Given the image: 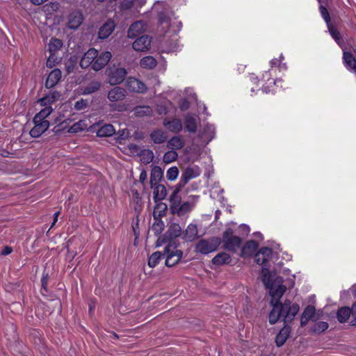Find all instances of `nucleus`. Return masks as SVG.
<instances>
[{"mask_svg":"<svg viewBox=\"0 0 356 356\" xmlns=\"http://www.w3.org/2000/svg\"><path fill=\"white\" fill-rule=\"evenodd\" d=\"M272 256V249L264 247L256 254L255 261L258 264L263 266L262 281L266 287L269 289L270 295L272 297L270 304L273 309L269 314V323L273 325L280 318H282L285 323L291 322L298 313L300 307L298 304L291 303L289 300H286L283 304L279 302V300L286 291V287L282 284V277H277L273 280L274 276L270 274L268 268L266 267V263L271 259Z\"/></svg>","mask_w":356,"mask_h":356,"instance_id":"f257e3e1","label":"nucleus"},{"mask_svg":"<svg viewBox=\"0 0 356 356\" xmlns=\"http://www.w3.org/2000/svg\"><path fill=\"white\" fill-rule=\"evenodd\" d=\"M111 57V53L109 51H103L99 54L97 49L91 48L81 58L80 66L83 69L91 67L93 70L99 71L108 63Z\"/></svg>","mask_w":356,"mask_h":356,"instance_id":"f03ea898","label":"nucleus"},{"mask_svg":"<svg viewBox=\"0 0 356 356\" xmlns=\"http://www.w3.org/2000/svg\"><path fill=\"white\" fill-rule=\"evenodd\" d=\"M220 243L221 239L218 237L202 239L195 245V251L202 254H207L216 251Z\"/></svg>","mask_w":356,"mask_h":356,"instance_id":"7ed1b4c3","label":"nucleus"},{"mask_svg":"<svg viewBox=\"0 0 356 356\" xmlns=\"http://www.w3.org/2000/svg\"><path fill=\"white\" fill-rule=\"evenodd\" d=\"M163 254L166 257L165 265L172 267L178 264L183 256V252L177 248L175 243H170L165 246Z\"/></svg>","mask_w":356,"mask_h":356,"instance_id":"20e7f679","label":"nucleus"},{"mask_svg":"<svg viewBox=\"0 0 356 356\" xmlns=\"http://www.w3.org/2000/svg\"><path fill=\"white\" fill-rule=\"evenodd\" d=\"M108 83L111 85H118L122 83L127 74L125 68L119 65H113L106 70Z\"/></svg>","mask_w":356,"mask_h":356,"instance_id":"39448f33","label":"nucleus"},{"mask_svg":"<svg viewBox=\"0 0 356 356\" xmlns=\"http://www.w3.org/2000/svg\"><path fill=\"white\" fill-rule=\"evenodd\" d=\"M232 234L233 231L232 229H226L223 233L222 241L225 249L236 252L241 244V239L238 236H233Z\"/></svg>","mask_w":356,"mask_h":356,"instance_id":"423d86ee","label":"nucleus"},{"mask_svg":"<svg viewBox=\"0 0 356 356\" xmlns=\"http://www.w3.org/2000/svg\"><path fill=\"white\" fill-rule=\"evenodd\" d=\"M201 170L197 165L187 167L181 174L179 180V186L186 185L191 179L200 176Z\"/></svg>","mask_w":356,"mask_h":356,"instance_id":"0eeeda50","label":"nucleus"},{"mask_svg":"<svg viewBox=\"0 0 356 356\" xmlns=\"http://www.w3.org/2000/svg\"><path fill=\"white\" fill-rule=\"evenodd\" d=\"M166 208H167V207L165 204L159 203L156 204V206L154 209V215L155 222L152 225V229L154 232L155 234H160L162 232V231L164 229V227H165L164 222L162 220L156 218L155 217V216L159 210H160L159 216H161V211L164 212L165 211Z\"/></svg>","mask_w":356,"mask_h":356,"instance_id":"6e6552de","label":"nucleus"},{"mask_svg":"<svg viewBox=\"0 0 356 356\" xmlns=\"http://www.w3.org/2000/svg\"><path fill=\"white\" fill-rule=\"evenodd\" d=\"M34 127L31 129L29 134L32 138H38L44 133L49 127V121L38 122L33 119Z\"/></svg>","mask_w":356,"mask_h":356,"instance_id":"1a4fd4ad","label":"nucleus"},{"mask_svg":"<svg viewBox=\"0 0 356 356\" xmlns=\"http://www.w3.org/2000/svg\"><path fill=\"white\" fill-rule=\"evenodd\" d=\"M126 86L129 90L134 92L143 93L147 90L145 84L134 77H129L127 80Z\"/></svg>","mask_w":356,"mask_h":356,"instance_id":"9d476101","label":"nucleus"},{"mask_svg":"<svg viewBox=\"0 0 356 356\" xmlns=\"http://www.w3.org/2000/svg\"><path fill=\"white\" fill-rule=\"evenodd\" d=\"M196 202L197 199L195 197H191L190 200L183 203L180 202L172 212L178 216H183L193 209Z\"/></svg>","mask_w":356,"mask_h":356,"instance_id":"9b49d317","label":"nucleus"},{"mask_svg":"<svg viewBox=\"0 0 356 356\" xmlns=\"http://www.w3.org/2000/svg\"><path fill=\"white\" fill-rule=\"evenodd\" d=\"M151 38L143 35L137 38L132 44L133 49L137 51H147L149 49Z\"/></svg>","mask_w":356,"mask_h":356,"instance_id":"f8f14e48","label":"nucleus"},{"mask_svg":"<svg viewBox=\"0 0 356 356\" xmlns=\"http://www.w3.org/2000/svg\"><path fill=\"white\" fill-rule=\"evenodd\" d=\"M83 19L80 11H73L67 17V26L70 29H76L81 24Z\"/></svg>","mask_w":356,"mask_h":356,"instance_id":"ddd939ff","label":"nucleus"},{"mask_svg":"<svg viewBox=\"0 0 356 356\" xmlns=\"http://www.w3.org/2000/svg\"><path fill=\"white\" fill-rule=\"evenodd\" d=\"M163 125L170 132L178 134L181 131L183 125L181 120L173 118L168 120L165 118L163 121Z\"/></svg>","mask_w":356,"mask_h":356,"instance_id":"4468645a","label":"nucleus"},{"mask_svg":"<svg viewBox=\"0 0 356 356\" xmlns=\"http://www.w3.org/2000/svg\"><path fill=\"white\" fill-rule=\"evenodd\" d=\"M168 134L161 129H154L149 134V138L154 144H163L168 140Z\"/></svg>","mask_w":356,"mask_h":356,"instance_id":"2eb2a0df","label":"nucleus"},{"mask_svg":"<svg viewBox=\"0 0 356 356\" xmlns=\"http://www.w3.org/2000/svg\"><path fill=\"white\" fill-rule=\"evenodd\" d=\"M199 122V118L191 113H188L184 116L185 129L190 133H195L197 131Z\"/></svg>","mask_w":356,"mask_h":356,"instance_id":"dca6fc26","label":"nucleus"},{"mask_svg":"<svg viewBox=\"0 0 356 356\" xmlns=\"http://www.w3.org/2000/svg\"><path fill=\"white\" fill-rule=\"evenodd\" d=\"M145 31V24L142 21H137L129 27L127 36L129 38H134Z\"/></svg>","mask_w":356,"mask_h":356,"instance_id":"f3484780","label":"nucleus"},{"mask_svg":"<svg viewBox=\"0 0 356 356\" xmlns=\"http://www.w3.org/2000/svg\"><path fill=\"white\" fill-rule=\"evenodd\" d=\"M115 27L114 21L109 19L105 22L99 29V38L101 39L107 38L113 31Z\"/></svg>","mask_w":356,"mask_h":356,"instance_id":"a211bd4d","label":"nucleus"},{"mask_svg":"<svg viewBox=\"0 0 356 356\" xmlns=\"http://www.w3.org/2000/svg\"><path fill=\"white\" fill-rule=\"evenodd\" d=\"M126 96V90L121 87L117 86L112 88L108 93V99L111 102H118L123 99Z\"/></svg>","mask_w":356,"mask_h":356,"instance_id":"6ab92c4d","label":"nucleus"},{"mask_svg":"<svg viewBox=\"0 0 356 356\" xmlns=\"http://www.w3.org/2000/svg\"><path fill=\"white\" fill-rule=\"evenodd\" d=\"M61 78V71L59 69L53 70L46 80V87L51 88L55 86Z\"/></svg>","mask_w":356,"mask_h":356,"instance_id":"aec40b11","label":"nucleus"},{"mask_svg":"<svg viewBox=\"0 0 356 356\" xmlns=\"http://www.w3.org/2000/svg\"><path fill=\"white\" fill-rule=\"evenodd\" d=\"M258 244L254 241H248L242 248L241 256L242 257H250L256 252Z\"/></svg>","mask_w":356,"mask_h":356,"instance_id":"412c9836","label":"nucleus"},{"mask_svg":"<svg viewBox=\"0 0 356 356\" xmlns=\"http://www.w3.org/2000/svg\"><path fill=\"white\" fill-rule=\"evenodd\" d=\"M197 227L196 225L191 223L184 232L183 239L186 241H193L197 237Z\"/></svg>","mask_w":356,"mask_h":356,"instance_id":"4be33fe9","label":"nucleus"},{"mask_svg":"<svg viewBox=\"0 0 356 356\" xmlns=\"http://www.w3.org/2000/svg\"><path fill=\"white\" fill-rule=\"evenodd\" d=\"M163 175V172L161 167L154 165L152 168L150 175V185L153 188L155 184H159Z\"/></svg>","mask_w":356,"mask_h":356,"instance_id":"5701e85b","label":"nucleus"},{"mask_svg":"<svg viewBox=\"0 0 356 356\" xmlns=\"http://www.w3.org/2000/svg\"><path fill=\"white\" fill-rule=\"evenodd\" d=\"M166 142L167 147L174 151L181 149L184 145V141L181 136H173L170 140H167Z\"/></svg>","mask_w":356,"mask_h":356,"instance_id":"b1692460","label":"nucleus"},{"mask_svg":"<svg viewBox=\"0 0 356 356\" xmlns=\"http://www.w3.org/2000/svg\"><path fill=\"white\" fill-rule=\"evenodd\" d=\"M315 312H316L315 307L312 305H309L305 309V310L303 311V312L301 315V318H300L301 326H302V327L305 326V325H307V323H308V321L310 319H312V318L314 316Z\"/></svg>","mask_w":356,"mask_h":356,"instance_id":"393cba45","label":"nucleus"},{"mask_svg":"<svg viewBox=\"0 0 356 356\" xmlns=\"http://www.w3.org/2000/svg\"><path fill=\"white\" fill-rule=\"evenodd\" d=\"M95 131L97 136L99 137H108L114 134L115 130L112 124H106L102 125L99 129H95Z\"/></svg>","mask_w":356,"mask_h":356,"instance_id":"a878e982","label":"nucleus"},{"mask_svg":"<svg viewBox=\"0 0 356 356\" xmlns=\"http://www.w3.org/2000/svg\"><path fill=\"white\" fill-rule=\"evenodd\" d=\"M60 95L58 92H50L45 97L39 99L41 106H51V104L60 97Z\"/></svg>","mask_w":356,"mask_h":356,"instance_id":"bb28decb","label":"nucleus"},{"mask_svg":"<svg viewBox=\"0 0 356 356\" xmlns=\"http://www.w3.org/2000/svg\"><path fill=\"white\" fill-rule=\"evenodd\" d=\"M290 330L289 327L284 326L280 331L275 339V342L277 346H282L285 343L289 336Z\"/></svg>","mask_w":356,"mask_h":356,"instance_id":"cd10ccee","label":"nucleus"},{"mask_svg":"<svg viewBox=\"0 0 356 356\" xmlns=\"http://www.w3.org/2000/svg\"><path fill=\"white\" fill-rule=\"evenodd\" d=\"M156 65V60L152 56H145L140 60V66L144 69L152 70L154 69Z\"/></svg>","mask_w":356,"mask_h":356,"instance_id":"c85d7f7f","label":"nucleus"},{"mask_svg":"<svg viewBox=\"0 0 356 356\" xmlns=\"http://www.w3.org/2000/svg\"><path fill=\"white\" fill-rule=\"evenodd\" d=\"M231 261V257L226 252H220L212 259V263L214 265L220 266L229 264Z\"/></svg>","mask_w":356,"mask_h":356,"instance_id":"c756f323","label":"nucleus"},{"mask_svg":"<svg viewBox=\"0 0 356 356\" xmlns=\"http://www.w3.org/2000/svg\"><path fill=\"white\" fill-rule=\"evenodd\" d=\"M152 188H154L153 194L155 201L162 200L165 197L167 191L163 185L157 184H155Z\"/></svg>","mask_w":356,"mask_h":356,"instance_id":"7c9ffc66","label":"nucleus"},{"mask_svg":"<svg viewBox=\"0 0 356 356\" xmlns=\"http://www.w3.org/2000/svg\"><path fill=\"white\" fill-rule=\"evenodd\" d=\"M44 108L40 110V111L37 113L35 117L34 120H35L38 122L40 121H47L46 118L52 113L53 109L51 106H43Z\"/></svg>","mask_w":356,"mask_h":356,"instance_id":"2f4dec72","label":"nucleus"},{"mask_svg":"<svg viewBox=\"0 0 356 356\" xmlns=\"http://www.w3.org/2000/svg\"><path fill=\"white\" fill-rule=\"evenodd\" d=\"M351 314L350 308L348 307H343L339 309L337 317L338 321L343 323L348 321Z\"/></svg>","mask_w":356,"mask_h":356,"instance_id":"473e14b6","label":"nucleus"},{"mask_svg":"<svg viewBox=\"0 0 356 356\" xmlns=\"http://www.w3.org/2000/svg\"><path fill=\"white\" fill-rule=\"evenodd\" d=\"M181 233V226L177 223H172L170 225L166 234L170 239H172L180 236Z\"/></svg>","mask_w":356,"mask_h":356,"instance_id":"72a5a7b5","label":"nucleus"},{"mask_svg":"<svg viewBox=\"0 0 356 356\" xmlns=\"http://www.w3.org/2000/svg\"><path fill=\"white\" fill-rule=\"evenodd\" d=\"M62 46L63 42L60 39L52 38L49 42L48 50L50 54H56Z\"/></svg>","mask_w":356,"mask_h":356,"instance_id":"f704fd0d","label":"nucleus"},{"mask_svg":"<svg viewBox=\"0 0 356 356\" xmlns=\"http://www.w3.org/2000/svg\"><path fill=\"white\" fill-rule=\"evenodd\" d=\"M179 188L175 189L170 197V207L172 211L181 202V197L179 195Z\"/></svg>","mask_w":356,"mask_h":356,"instance_id":"c9c22d12","label":"nucleus"},{"mask_svg":"<svg viewBox=\"0 0 356 356\" xmlns=\"http://www.w3.org/2000/svg\"><path fill=\"white\" fill-rule=\"evenodd\" d=\"M154 157V153L151 149H143L140 154V161L145 164L150 163Z\"/></svg>","mask_w":356,"mask_h":356,"instance_id":"e433bc0d","label":"nucleus"},{"mask_svg":"<svg viewBox=\"0 0 356 356\" xmlns=\"http://www.w3.org/2000/svg\"><path fill=\"white\" fill-rule=\"evenodd\" d=\"M87 129L88 124L86 120H79V122L74 123L72 126L70 127V128L69 129V132L76 133Z\"/></svg>","mask_w":356,"mask_h":356,"instance_id":"4c0bfd02","label":"nucleus"},{"mask_svg":"<svg viewBox=\"0 0 356 356\" xmlns=\"http://www.w3.org/2000/svg\"><path fill=\"white\" fill-rule=\"evenodd\" d=\"M178 158V154L176 151L170 149L166 152L163 156V161L165 163H170L175 161H176Z\"/></svg>","mask_w":356,"mask_h":356,"instance_id":"58836bf2","label":"nucleus"},{"mask_svg":"<svg viewBox=\"0 0 356 356\" xmlns=\"http://www.w3.org/2000/svg\"><path fill=\"white\" fill-rule=\"evenodd\" d=\"M162 257V254L161 252H154L148 259V266L150 268H154L161 261Z\"/></svg>","mask_w":356,"mask_h":356,"instance_id":"ea45409f","label":"nucleus"},{"mask_svg":"<svg viewBox=\"0 0 356 356\" xmlns=\"http://www.w3.org/2000/svg\"><path fill=\"white\" fill-rule=\"evenodd\" d=\"M100 83L99 81H92L91 82L87 87L83 89V94L88 95L91 94L97 90H98L100 88Z\"/></svg>","mask_w":356,"mask_h":356,"instance_id":"a19ab883","label":"nucleus"},{"mask_svg":"<svg viewBox=\"0 0 356 356\" xmlns=\"http://www.w3.org/2000/svg\"><path fill=\"white\" fill-rule=\"evenodd\" d=\"M152 113V108L147 106H138L135 108V114L137 116L150 115Z\"/></svg>","mask_w":356,"mask_h":356,"instance_id":"79ce46f5","label":"nucleus"},{"mask_svg":"<svg viewBox=\"0 0 356 356\" xmlns=\"http://www.w3.org/2000/svg\"><path fill=\"white\" fill-rule=\"evenodd\" d=\"M327 328H328V323L327 322L319 321V322L316 323L313 325L312 330L314 332L321 333V332H323L325 330H326Z\"/></svg>","mask_w":356,"mask_h":356,"instance_id":"37998d69","label":"nucleus"},{"mask_svg":"<svg viewBox=\"0 0 356 356\" xmlns=\"http://www.w3.org/2000/svg\"><path fill=\"white\" fill-rule=\"evenodd\" d=\"M179 175V170L176 166L170 168L166 172V177L170 181H175Z\"/></svg>","mask_w":356,"mask_h":356,"instance_id":"c03bdc74","label":"nucleus"},{"mask_svg":"<svg viewBox=\"0 0 356 356\" xmlns=\"http://www.w3.org/2000/svg\"><path fill=\"white\" fill-rule=\"evenodd\" d=\"M320 3V12L321 14L324 19V20L326 22L327 25L330 24V15L328 13V11L327 9L323 6L322 3L324 2L323 0H318Z\"/></svg>","mask_w":356,"mask_h":356,"instance_id":"a18cd8bd","label":"nucleus"},{"mask_svg":"<svg viewBox=\"0 0 356 356\" xmlns=\"http://www.w3.org/2000/svg\"><path fill=\"white\" fill-rule=\"evenodd\" d=\"M330 34L333 38V39L339 44L341 42V37L339 32L332 27L330 24L327 25Z\"/></svg>","mask_w":356,"mask_h":356,"instance_id":"49530a36","label":"nucleus"},{"mask_svg":"<svg viewBox=\"0 0 356 356\" xmlns=\"http://www.w3.org/2000/svg\"><path fill=\"white\" fill-rule=\"evenodd\" d=\"M172 103L170 101H165L163 104L157 106V111L160 115H166L168 112V106H171Z\"/></svg>","mask_w":356,"mask_h":356,"instance_id":"de8ad7c7","label":"nucleus"},{"mask_svg":"<svg viewBox=\"0 0 356 356\" xmlns=\"http://www.w3.org/2000/svg\"><path fill=\"white\" fill-rule=\"evenodd\" d=\"M271 73H270V71L268 70V71H266L263 75H262V81H270L269 82V84L271 85L272 83L275 86H277L280 82L282 81L281 79H277L275 81H273L272 80L271 81Z\"/></svg>","mask_w":356,"mask_h":356,"instance_id":"09e8293b","label":"nucleus"},{"mask_svg":"<svg viewBox=\"0 0 356 356\" xmlns=\"http://www.w3.org/2000/svg\"><path fill=\"white\" fill-rule=\"evenodd\" d=\"M60 61L59 58L56 56V54H50L47 60V67L49 68H52L56 65V63H58Z\"/></svg>","mask_w":356,"mask_h":356,"instance_id":"8fccbe9b","label":"nucleus"},{"mask_svg":"<svg viewBox=\"0 0 356 356\" xmlns=\"http://www.w3.org/2000/svg\"><path fill=\"white\" fill-rule=\"evenodd\" d=\"M284 59V56L282 54H281L280 56V60H277L276 58L275 59H273L270 60V65L271 67H273V66H275L277 65V67H279V69L280 70H284L286 69V64L285 63H283L282 64L281 63V60Z\"/></svg>","mask_w":356,"mask_h":356,"instance_id":"3c124183","label":"nucleus"},{"mask_svg":"<svg viewBox=\"0 0 356 356\" xmlns=\"http://www.w3.org/2000/svg\"><path fill=\"white\" fill-rule=\"evenodd\" d=\"M88 102L87 100L81 99L80 100H78L75 104L74 108L77 111H81L85 109L88 106Z\"/></svg>","mask_w":356,"mask_h":356,"instance_id":"603ef678","label":"nucleus"},{"mask_svg":"<svg viewBox=\"0 0 356 356\" xmlns=\"http://www.w3.org/2000/svg\"><path fill=\"white\" fill-rule=\"evenodd\" d=\"M179 106L181 111H185L189 108L190 103L186 99H182Z\"/></svg>","mask_w":356,"mask_h":356,"instance_id":"864d4df0","label":"nucleus"},{"mask_svg":"<svg viewBox=\"0 0 356 356\" xmlns=\"http://www.w3.org/2000/svg\"><path fill=\"white\" fill-rule=\"evenodd\" d=\"M134 4V1L124 0L120 5L121 10H127L130 8Z\"/></svg>","mask_w":356,"mask_h":356,"instance_id":"5fc2aeb1","label":"nucleus"},{"mask_svg":"<svg viewBox=\"0 0 356 356\" xmlns=\"http://www.w3.org/2000/svg\"><path fill=\"white\" fill-rule=\"evenodd\" d=\"M350 311L353 317V319L351 321L350 323L352 325H356V302L353 305Z\"/></svg>","mask_w":356,"mask_h":356,"instance_id":"6e6d98bb","label":"nucleus"},{"mask_svg":"<svg viewBox=\"0 0 356 356\" xmlns=\"http://www.w3.org/2000/svg\"><path fill=\"white\" fill-rule=\"evenodd\" d=\"M205 131H208L209 132V140H211L215 132V129L213 125H207L205 127Z\"/></svg>","mask_w":356,"mask_h":356,"instance_id":"4d7b16f0","label":"nucleus"},{"mask_svg":"<svg viewBox=\"0 0 356 356\" xmlns=\"http://www.w3.org/2000/svg\"><path fill=\"white\" fill-rule=\"evenodd\" d=\"M147 178V173L145 170H141L140 176H139V180L141 183H144Z\"/></svg>","mask_w":356,"mask_h":356,"instance_id":"13d9d810","label":"nucleus"},{"mask_svg":"<svg viewBox=\"0 0 356 356\" xmlns=\"http://www.w3.org/2000/svg\"><path fill=\"white\" fill-rule=\"evenodd\" d=\"M160 24L162 26L163 29L168 28L169 27V22L168 19L160 17Z\"/></svg>","mask_w":356,"mask_h":356,"instance_id":"bf43d9fd","label":"nucleus"},{"mask_svg":"<svg viewBox=\"0 0 356 356\" xmlns=\"http://www.w3.org/2000/svg\"><path fill=\"white\" fill-rule=\"evenodd\" d=\"M13 250L10 247L6 246L5 247L3 250L1 251L2 255H8L12 252Z\"/></svg>","mask_w":356,"mask_h":356,"instance_id":"052dcab7","label":"nucleus"},{"mask_svg":"<svg viewBox=\"0 0 356 356\" xmlns=\"http://www.w3.org/2000/svg\"><path fill=\"white\" fill-rule=\"evenodd\" d=\"M250 80L251 81L254 83V84H256V85H258V82L259 81V79L257 76H256L254 74H252L250 76Z\"/></svg>","mask_w":356,"mask_h":356,"instance_id":"680f3d73","label":"nucleus"},{"mask_svg":"<svg viewBox=\"0 0 356 356\" xmlns=\"http://www.w3.org/2000/svg\"><path fill=\"white\" fill-rule=\"evenodd\" d=\"M164 243H165V240L162 238H159L156 242V246L160 247Z\"/></svg>","mask_w":356,"mask_h":356,"instance_id":"e2e57ef3","label":"nucleus"},{"mask_svg":"<svg viewBox=\"0 0 356 356\" xmlns=\"http://www.w3.org/2000/svg\"><path fill=\"white\" fill-rule=\"evenodd\" d=\"M128 135H129V131L127 129H122L121 131L120 136L122 137V138H127Z\"/></svg>","mask_w":356,"mask_h":356,"instance_id":"0e129e2a","label":"nucleus"},{"mask_svg":"<svg viewBox=\"0 0 356 356\" xmlns=\"http://www.w3.org/2000/svg\"><path fill=\"white\" fill-rule=\"evenodd\" d=\"M42 287L44 288V289L46 290V288H47V277H43L42 278Z\"/></svg>","mask_w":356,"mask_h":356,"instance_id":"69168bd1","label":"nucleus"},{"mask_svg":"<svg viewBox=\"0 0 356 356\" xmlns=\"http://www.w3.org/2000/svg\"><path fill=\"white\" fill-rule=\"evenodd\" d=\"M134 4H138L140 6L145 5L146 0H134Z\"/></svg>","mask_w":356,"mask_h":356,"instance_id":"338daca9","label":"nucleus"},{"mask_svg":"<svg viewBox=\"0 0 356 356\" xmlns=\"http://www.w3.org/2000/svg\"><path fill=\"white\" fill-rule=\"evenodd\" d=\"M74 67V64H72L71 65H66V70H67V73H70L73 70Z\"/></svg>","mask_w":356,"mask_h":356,"instance_id":"774afa93","label":"nucleus"}]
</instances>
